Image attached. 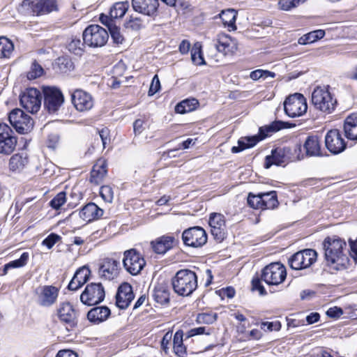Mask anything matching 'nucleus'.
Returning a JSON list of instances; mask_svg holds the SVG:
<instances>
[{"mask_svg": "<svg viewBox=\"0 0 357 357\" xmlns=\"http://www.w3.org/2000/svg\"><path fill=\"white\" fill-rule=\"evenodd\" d=\"M317 259V253L314 250L305 249L291 256L288 262L292 269L298 271L310 267Z\"/></svg>", "mask_w": 357, "mask_h": 357, "instance_id": "nucleus-8", "label": "nucleus"}, {"mask_svg": "<svg viewBox=\"0 0 357 357\" xmlns=\"http://www.w3.org/2000/svg\"><path fill=\"white\" fill-rule=\"evenodd\" d=\"M84 43L91 47H102L107 42L109 34L107 30L100 25L91 24L82 33Z\"/></svg>", "mask_w": 357, "mask_h": 357, "instance_id": "nucleus-6", "label": "nucleus"}, {"mask_svg": "<svg viewBox=\"0 0 357 357\" xmlns=\"http://www.w3.org/2000/svg\"><path fill=\"white\" fill-rule=\"evenodd\" d=\"M173 351L179 357H184L187 354L186 347L183 344V332L181 330L177 331L174 335Z\"/></svg>", "mask_w": 357, "mask_h": 357, "instance_id": "nucleus-31", "label": "nucleus"}, {"mask_svg": "<svg viewBox=\"0 0 357 357\" xmlns=\"http://www.w3.org/2000/svg\"><path fill=\"white\" fill-rule=\"evenodd\" d=\"M100 195L104 201L111 202L113 199V190L109 185H103L100 188Z\"/></svg>", "mask_w": 357, "mask_h": 357, "instance_id": "nucleus-55", "label": "nucleus"}, {"mask_svg": "<svg viewBox=\"0 0 357 357\" xmlns=\"http://www.w3.org/2000/svg\"><path fill=\"white\" fill-rule=\"evenodd\" d=\"M59 137L56 134H51L48 136L47 145L49 148L54 149L59 142Z\"/></svg>", "mask_w": 357, "mask_h": 357, "instance_id": "nucleus-64", "label": "nucleus"}, {"mask_svg": "<svg viewBox=\"0 0 357 357\" xmlns=\"http://www.w3.org/2000/svg\"><path fill=\"white\" fill-rule=\"evenodd\" d=\"M160 89V82L157 75H154L150 88L149 90V96H151L156 93Z\"/></svg>", "mask_w": 357, "mask_h": 357, "instance_id": "nucleus-60", "label": "nucleus"}, {"mask_svg": "<svg viewBox=\"0 0 357 357\" xmlns=\"http://www.w3.org/2000/svg\"><path fill=\"white\" fill-rule=\"evenodd\" d=\"M284 109L291 118L303 116L307 109L306 99L301 93L290 95L284 102Z\"/></svg>", "mask_w": 357, "mask_h": 357, "instance_id": "nucleus-7", "label": "nucleus"}, {"mask_svg": "<svg viewBox=\"0 0 357 357\" xmlns=\"http://www.w3.org/2000/svg\"><path fill=\"white\" fill-rule=\"evenodd\" d=\"M209 225L210 227L215 226L226 228L224 215L220 213L211 214L209 218Z\"/></svg>", "mask_w": 357, "mask_h": 357, "instance_id": "nucleus-48", "label": "nucleus"}, {"mask_svg": "<svg viewBox=\"0 0 357 357\" xmlns=\"http://www.w3.org/2000/svg\"><path fill=\"white\" fill-rule=\"evenodd\" d=\"M72 102L77 111L90 110L94 104L91 95L83 90L77 89L72 94Z\"/></svg>", "mask_w": 357, "mask_h": 357, "instance_id": "nucleus-17", "label": "nucleus"}, {"mask_svg": "<svg viewBox=\"0 0 357 357\" xmlns=\"http://www.w3.org/2000/svg\"><path fill=\"white\" fill-rule=\"evenodd\" d=\"M66 202V194L65 192L58 193L51 201L50 206L54 209H59Z\"/></svg>", "mask_w": 357, "mask_h": 357, "instance_id": "nucleus-47", "label": "nucleus"}, {"mask_svg": "<svg viewBox=\"0 0 357 357\" xmlns=\"http://www.w3.org/2000/svg\"><path fill=\"white\" fill-rule=\"evenodd\" d=\"M343 314V311L340 307H333L329 308L326 314L333 318H336L340 317Z\"/></svg>", "mask_w": 357, "mask_h": 357, "instance_id": "nucleus-63", "label": "nucleus"}, {"mask_svg": "<svg viewBox=\"0 0 357 357\" xmlns=\"http://www.w3.org/2000/svg\"><path fill=\"white\" fill-rule=\"evenodd\" d=\"M307 0H280L279 6L284 10H289L298 5L303 3Z\"/></svg>", "mask_w": 357, "mask_h": 357, "instance_id": "nucleus-49", "label": "nucleus"}, {"mask_svg": "<svg viewBox=\"0 0 357 357\" xmlns=\"http://www.w3.org/2000/svg\"><path fill=\"white\" fill-rule=\"evenodd\" d=\"M103 215V210L94 203H89L79 212V216L86 222L98 219Z\"/></svg>", "mask_w": 357, "mask_h": 357, "instance_id": "nucleus-24", "label": "nucleus"}, {"mask_svg": "<svg viewBox=\"0 0 357 357\" xmlns=\"http://www.w3.org/2000/svg\"><path fill=\"white\" fill-rule=\"evenodd\" d=\"M283 128H284V123L281 121H275L269 125L261 127L258 135L239 139L238 146H233L231 151L232 153H238L245 149L251 148L256 145L259 141L279 131Z\"/></svg>", "mask_w": 357, "mask_h": 357, "instance_id": "nucleus-4", "label": "nucleus"}, {"mask_svg": "<svg viewBox=\"0 0 357 357\" xmlns=\"http://www.w3.org/2000/svg\"><path fill=\"white\" fill-rule=\"evenodd\" d=\"M59 319L73 328L77 324V312L70 303H63L59 305L57 310Z\"/></svg>", "mask_w": 357, "mask_h": 357, "instance_id": "nucleus-21", "label": "nucleus"}, {"mask_svg": "<svg viewBox=\"0 0 357 357\" xmlns=\"http://www.w3.org/2000/svg\"><path fill=\"white\" fill-rule=\"evenodd\" d=\"M110 313V310L106 306L95 307L89 311L87 318L91 322L100 323L106 320Z\"/></svg>", "mask_w": 357, "mask_h": 357, "instance_id": "nucleus-29", "label": "nucleus"}, {"mask_svg": "<svg viewBox=\"0 0 357 357\" xmlns=\"http://www.w3.org/2000/svg\"><path fill=\"white\" fill-rule=\"evenodd\" d=\"M111 34V37L114 42L116 44H121L124 40L122 34L120 31V28L116 25H114L109 29Z\"/></svg>", "mask_w": 357, "mask_h": 357, "instance_id": "nucleus-54", "label": "nucleus"}, {"mask_svg": "<svg viewBox=\"0 0 357 357\" xmlns=\"http://www.w3.org/2000/svg\"><path fill=\"white\" fill-rule=\"evenodd\" d=\"M114 18H112L110 17V15H105V14H101L100 15V22L105 25L108 29H109L110 28H112V26H113L114 24Z\"/></svg>", "mask_w": 357, "mask_h": 357, "instance_id": "nucleus-62", "label": "nucleus"}, {"mask_svg": "<svg viewBox=\"0 0 357 357\" xmlns=\"http://www.w3.org/2000/svg\"><path fill=\"white\" fill-rule=\"evenodd\" d=\"M303 146L305 149L306 155L308 156H319L321 155L320 141L317 136H309L306 139Z\"/></svg>", "mask_w": 357, "mask_h": 357, "instance_id": "nucleus-30", "label": "nucleus"}, {"mask_svg": "<svg viewBox=\"0 0 357 357\" xmlns=\"http://www.w3.org/2000/svg\"><path fill=\"white\" fill-rule=\"evenodd\" d=\"M198 105L199 102L195 98L185 99L176 105L175 111L178 114H185L195 110Z\"/></svg>", "mask_w": 357, "mask_h": 357, "instance_id": "nucleus-34", "label": "nucleus"}, {"mask_svg": "<svg viewBox=\"0 0 357 357\" xmlns=\"http://www.w3.org/2000/svg\"><path fill=\"white\" fill-rule=\"evenodd\" d=\"M44 70L37 62L34 61L31 66L29 71L27 73L29 79H34L40 77L43 74Z\"/></svg>", "mask_w": 357, "mask_h": 357, "instance_id": "nucleus-44", "label": "nucleus"}, {"mask_svg": "<svg viewBox=\"0 0 357 357\" xmlns=\"http://www.w3.org/2000/svg\"><path fill=\"white\" fill-rule=\"evenodd\" d=\"M206 231L201 227H192L183 231L182 239L185 245L201 248L207 242Z\"/></svg>", "mask_w": 357, "mask_h": 357, "instance_id": "nucleus-14", "label": "nucleus"}, {"mask_svg": "<svg viewBox=\"0 0 357 357\" xmlns=\"http://www.w3.org/2000/svg\"><path fill=\"white\" fill-rule=\"evenodd\" d=\"M123 264L131 275H137L144 268L146 261L142 255L135 249L124 252Z\"/></svg>", "mask_w": 357, "mask_h": 357, "instance_id": "nucleus-11", "label": "nucleus"}, {"mask_svg": "<svg viewBox=\"0 0 357 357\" xmlns=\"http://www.w3.org/2000/svg\"><path fill=\"white\" fill-rule=\"evenodd\" d=\"M43 92L45 108L49 113L56 112L64 102L62 92L58 88L54 86H44Z\"/></svg>", "mask_w": 357, "mask_h": 357, "instance_id": "nucleus-9", "label": "nucleus"}, {"mask_svg": "<svg viewBox=\"0 0 357 357\" xmlns=\"http://www.w3.org/2000/svg\"><path fill=\"white\" fill-rule=\"evenodd\" d=\"M29 162L26 155L15 154L9 160V169L12 172H20L24 169Z\"/></svg>", "mask_w": 357, "mask_h": 357, "instance_id": "nucleus-32", "label": "nucleus"}, {"mask_svg": "<svg viewBox=\"0 0 357 357\" xmlns=\"http://www.w3.org/2000/svg\"><path fill=\"white\" fill-rule=\"evenodd\" d=\"M84 44L85 43L82 42L80 39H72L67 47L70 52L75 54L79 55L82 54L83 52Z\"/></svg>", "mask_w": 357, "mask_h": 357, "instance_id": "nucleus-43", "label": "nucleus"}, {"mask_svg": "<svg viewBox=\"0 0 357 357\" xmlns=\"http://www.w3.org/2000/svg\"><path fill=\"white\" fill-rule=\"evenodd\" d=\"M217 319V314L213 312L200 313L197 317V322L199 324H211Z\"/></svg>", "mask_w": 357, "mask_h": 357, "instance_id": "nucleus-41", "label": "nucleus"}, {"mask_svg": "<svg viewBox=\"0 0 357 357\" xmlns=\"http://www.w3.org/2000/svg\"><path fill=\"white\" fill-rule=\"evenodd\" d=\"M17 144V139L12 129L6 123H0V153L9 155Z\"/></svg>", "mask_w": 357, "mask_h": 357, "instance_id": "nucleus-15", "label": "nucleus"}, {"mask_svg": "<svg viewBox=\"0 0 357 357\" xmlns=\"http://www.w3.org/2000/svg\"><path fill=\"white\" fill-rule=\"evenodd\" d=\"M248 204L253 208L264 210V206H263L262 204L261 193L258 195L249 193L248 197Z\"/></svg>", "mask_w": 357, "mask_h": 357, "instance_id": "nucleus-42", "label": "nucleus"}, {"mask_svg": "<svg viewBox=\"0 0 357 357\" xmlns=\"http://www.w3.org/2000/svg\"><path fill=\"white\" fill-rule=\"evenodd\" d=\"M262 204L264 209H273L275 208L278 204L277 195L275 191L261 193Z\"/></svg>", "mask_w": 357, "mask_h": 357, "instance_id": "nucleus-37", "label": "nucleus"}, {"mask_svg": "<svg viewBox=\"0 0 357 357\" xmlns=\"http://www.w3.org/2000/svg\"><path fill=\"white\" fill-rule=\"evenodd\" d=\"M236 15L237 13L234 10L228 9L227 10H223L220 15V17L225 26L235 27Z\"/></svg>", "mask_w": 357, "mask_h": 357, "instance_id": "nucleus-39", "label": "nucleus"}, {"mask_svg": "<svg viewBox=\"0 0 357 357\" xmlns=\"http://www.w3.org/2000/svg\"><path fill=\"white\" fill-rule=\"evenodd\" d=\"M312 102L317 109L331 114L335 110L337 100L327 89L319 86L312 93Z\"/></svg>", "mask_w": 357, "mask_h": 357, "instance_id": "nucleus-5", "label": "nucleus"}, {"mask_svg": "<svg viewBox=\"0 0 357 357\" xmlns=\"http://www.w3.org/2000/svg\"><path fill=\"white\" fill-rule=\"evenodd\" d=\"M287 153V151L282 148H276L273 150L271 154L266 157L265 168L268 169L273 165L279 166L286 163L288 160Z\"/></svg>", "mask_w": 357, "mask_h": 357, "instance_id": "nucleus-25", "label": "nucleus"}, {"mask_svg": "<svg viewBox=\"0 0 357 357\" xmlns=\"http://www.w3.org/2000/svg\"><path fill=\"white\" fill-rule=\"evenodd\" d=\"M132 6L137 13L155 17L158 15L159 1L158 0H132Z\"/></svg>", "mask_w": 357, "mask_h": 357, "instance_id": "nucleus-20", "label": "nucleus"}, {"mask_svg": "<svg viewBox=\"0 0 357 357\" xmlns=\"http://www.w3.org/2000/svg\"><path fill=\"white\" fill-rule=\"evenodd\" d=\"M268 77H274L275 73L268 71V70L258 69V70L252 71L250 75V77L253 80H257L260 78L266 79Z\"/></svg>", "mask_w": 357, "mask_h": 357, "instance_id": "nucleus-53", "label": "nucleus"}, {"mask_svg": "<svg viewBox=\"0 0 357 357\" xmlns=\"http://www.w3.org/2000/svg\"><path fill=\"white\" fill-rule=\"evenodd\" d=\"M107 172L106 162L103 160H98L91 172V182L96 185L100 184L105 177Z\"/></svg>", "mask_w": 357, "mask_h": 357, "instance_id": "nucleus-27", "label": "nucleus"}, {"mask_svg": "<svg viewBox=\"0 0 357 357\" xmlns=\"http://www.w3.org/2000/svg\"><path fill=\"white\" fill-rule=\"evenodd\" d=\"M45 0H24L22 6L24 8H29L33 15H43V4Z\"/></svg>", "mask_w": 357, "mask_h": 357, "instance_id": "nucleus-36", "label": "nucleus"}, {"mask_svg": "<svg viewBox=\"0 0 357 357\" xmlns=\"http://www.w3.org/2000/svg\"><path fill=\"white\" fill-rule=\"evenodd\" d=\"M325 144L328 151L333 154L342 152L347 146L340 132L337 129L331 130L326 133Z\"/></svg>", "mask_w": 357, "mask_h": 357, "instance_id": "nucleus-16", "label": "nucleus"}, {"mask_svg": "<svg viewBox=\"0 0 357 357\" xmlns=\"http://www.w3.org/2000/svg\"><path fill=\"white\" fill-rule=\"evenodd\" d=\"M60 239V236L55 234H50L43 241V245H45L48 249L52 248Z\"/></svg>", "mask_w": 357, "mask_h": 357, "instance_id": "nucleus-57", "label": "nucleus"}, {"mask_svg": "<svg viewBox=\"0 0 357 357\" xmlns=\"http://www.w3.org/2000/svg\"><path fill=\"white\" fill-rule=\"evenodd\" d=\"M346 137L350 140H357V114H352L347 117L344 123Z\"/></svg>", "mask_w": 357, "mask_h": 357, "instance_id": "nucleus-28", "label": "nucleus"}, {"mask_svg": "<svg viewBox=\"0 0 357 357\" xmlns=\"http://www.w3.org/2000/svg\"><path fill=\"white\" fill-rule=\"evenodd\" d=\"M191 59L195 65L201 66L205 64L200 47L192 48L191 51Z\"/></svg>", "mask_w": 357, "mask_h": 357, "instance_id": "nucleus-52", "label": "nucleus"}, {"mask_svg": "<svg viewBox=\"0 0 357 357\" xmlns=\"http://www.w3.org/2000/svg\"><path fill=\"white\" fill-rule=\"evenodd\" d=\"M29 259V254L27 252H24L21 255V257L14 261H12L9 263H8V266L10 268H20L25 266L28 261Z\"/></svg>", "mask_w": 357, "mask_h": 357, "instance_id": "nucleus-51", "label": "nucleus"}, {"mask_svg": "<svg viewBox=\"0 0 357 357\" xmlns=\"http://www.w3.org/2000/svg\"><path fill=\"white\" fill-rule=\"evenodd\" d=\"M172 284L176 294L189 296L197 288V276L192 271L181 269L172 279Z\"/></svg>", "mask_w": 357, "mask_h": 357, "instance_id": "nucleus-3", "label": "nucleus"}, {"mask_svg": "<svg viewBox=\"0 0 357 357\" xmlns=\"http://www.w3.org/2000/svg\"><path fill=\"white\" fill-rule=\"evenodd\" d=\"M125 26L132 31H139L143 26V22L140 17L130 16L129 20L126 22Z\"/></svg>", "mask_w": 357, "mask_h": 357, "instance_id": "nucleus-45", "label": "nucleus"}, {"mask_svg": "<svg viewBox=\"0 0 357 357\" xmlns=\"http://www.w3.org/2000/svg\"><path fill=\"white\" fill-rule=\"evenodd\" d=\"M45 3L43 6V15L48 14L52 11L57 10V4L56 0H45Z\"/></svg>", "mask_w": 357, "mask_h": 357, "instance_id": "nucleus-59", "label": "nucleus"}, {"mask_svg": "<svg viewBox=\"0 0 357 357\" xmlns=\"http://www.w3.org/2000/svg\"><path fill=\"white\" fill-rule=\"evenodd\" d=\"M120 262L114 259L105 258L98 268V275L101 278L112 280L119 275Z\"/></svg>", "mask_w": 357, "mask_h": 357, "instance_id": "nucleus-19", "label": "nucleus"}, {"mask_svg": "<svg viewBox=\"0 0 357 357\" xmlns=\"http://www.w3.org/2000/svg\"><path fill=\"white\" fill-rule=\"evenodd\" d=\"M20 105L27 112L34 114L41 106L42 94L35 88H29L20 96Z\"/></svg>", "mask_w": 357, "mask_h": 357, "instance_id": "nucleus-13", "label": "nucleus"}, {"mask_svg": "<svg viewBox=\"0 0 357 357\" xmlns=\"http://www.w3.org/2000/svg\"><path fill=\"white\" fill-rule=\"evenodd\" d=\"M176 242L173 236H162L151 242V247L157 254H165L172 249Z\"/></svg>", "mask_w": 357, "mask_h": 357, "instance_id": "nucleus-26", "label": "nucleus"}, {"mask_svg": "<svg viewBox=\"0 0 357 357\" xmlns=\"http://www.w3.org/2000/svg\"><path fill=\"white\" fill-rule=\"evenodd\" d=\"M10 191L3 183L0 181V203L10 199Z\"/></svg>", "mask_w": 357, "mask_h": 357, "instance_id": "nucleus-58", "label": "nucleus"}, {"mask_svg": "<svg viewBox=\"0 0 357 357\" xmlns=\"http://www.w3.org/2000/svg\"><path fill=\"white\" fill-rule=\"evenodd\" d=\"M9 121L20 134L30 132L33 128V121L30 116L20 109H15L9 114Z\"/></svg>", "mask_w": 357, "mask_h": 357, "instance_id": "nucleus-10", "label": "nucleus"}, {"mask_svg": "<svg viewBox=\"0 0 357 357\" xmlns=\"http://www.w3.org/2000/svg\"><path fill=\"white\" fill-rule=\"evenodd\" d=\"M59 70L61 73H68L74 69V64L68 57H59L56 62Z\"/></svg>", "mask_w": 357, "mask_h": 357, "instance_id": "nucleus-40", "label": "nucleus"}, {"mask_svg": "<svg viewBox=\"0 0 357 357\" xmlns=\"http://www.w3.org/2000/svg\"><path fill=\"white\" fill-rule=\"evenodd\" d=\"M287 277L286 268L280 262L271 263L264 268L261 271V279L258 277L252 280L253 290L259 291L261 295H265L266 291L261 284L263 280L268 285H278Z\"/></svg>", "mask_w": 357, "mask_h": 357, "instance_id": "nucleus-2", "label": "nucleus"}, {"mask_svg": "<svg viewBox=\"0 0 357 357\" xmlns=\"http://www.w3.org/2000/svg\"><path fill=\"white\" fill-rule=\"evenodd\" d=\"M91 271L89 268L86 266H83L75 272L73 277L75 278V280H77L79 283L81 282L84 284L88 280Z\"/></svg>", "mask_w": 357, "mask_h": 357, "instance_id": "nucleus-46", "label": "nucleus"}, {"mask_svg": "<svg viewBox=\"0 0 357 357\" xmlns=\"http://www.w3.org/2000/svg\"><path fill=\"white\" fill-rule=\"evenodd\" d=\"M327 266L332 271L345 269L349 262L346 241L337 236H328L323 243Z\"/></svg>", "mask_w": 357, "mask_h": 357, "instance_id": "nucleus-1", "label": "nucleus"}, {"mask_svg": "<svg viewBox=\"0 0 357 357\" xmlns=\"http://www.w3.org/2000/svg\"><path fill=\"white\" fill-rule=\"evenodd\" d=\"M325 31L321 29L315 30L307 33L308 42L312 43L319 39L324 38Z\"/></svg>", "mask_w": 357, "mask_h": 357, "instance_id": "nucleus-61", "label": "nucleus"}, {"mask_svg": "<svg viewBox=\"0 0 357 357\" xmlns=\"http://www.w3.org/2000/svg\"><path fill=\"white\" fill-rule=\"evenodd\" d=\"M38 303L43 307L52 305L59 296V289L52 286L45 285L37 289Z\"/></svg>", "mask_w": 357, "mask_h": 357, "instance_id": "nucleus-18", "label": "nucleus"}, {"mask_svg": "<svg viewBox=\"0 0 357 357\" xmlns=\"http://www.w3.org/2000/svg\"><path fill=\"white\" fill-rule=\"evenodd\" d=\"M172 339V331H167L163 336L161 342L160 347L162 351L166 354L168 355L169 354L170 349V343Z\"/></svg>", "mask_w": 357, "mask_h": 357, "instance_id": "nucleus-50", "label": "nucleus"}, {"mask_svg": "<svg viewBox=\"0 0 357 357\" xmlns=\"http://www.w3.org/2000/svg\"><path fill=\"white\" fill-rule=\"evenodd\" d=\"M215 46L224 55L232 53L237 49L236 41L225 33H219L217 36Z\"/></svg>", "mask_w": 357, "mask_h": 357, "instance_id": "nucleus-23", "label": "nucleus"}, {"mask_svg": "<svg viewBox=\"0 0 357 357\" xmlns=\"http://www.w3.org/2000/svg\"><path fill=\"white\" fill-rule=\"evenodd\" d=\"M105 293L101 283H91L86 285L80 295L81 302L87 305H95L102 302Z\"/></svg>", "mask_w": 357, "mask_h": 357, "instance_id": "nucleus-12", "label": "nucleus"}, {"mask_svg": "<svg viewBox=\"0 0 357 357\" xmlns=\"http://www.w3.org/2000/svg\"><path fill=\"white\" fill-rule=\"evenodd\" d=\"M134 298L132 288L128 283L122 284L116 296V305L121 309L127 308Z\"/></svg>", "mask_w": 357, "mask_h": 357, "instance_id": "nucleus-22", "label": "nucleus"}, {"mask_svg": "<svg viewBox=\"0 0 357 357\" xmlns=\"http://www.w3.org/2000/svg\"><path fill=\"white\" fill-rule=\"evenodd\" d=\"M211 234L218 241H222L226 234V228L215 226L211 227Z\"/></svg>", "mask_w": 357, "mask_h": 357, "instance_id": "nucleus-56", "label": "nucleus"}, {"mask_svg": "<svg viewBox=\"0 0 357 357\" xmlns=\"http://www.w3.org/2000/svg\"><path fill=\"white\" fill-rule=\"evenodd\" d=\"M153 297L158 303L164 305L169 301V291L165 285L160 284L155 287Z\"/></svg>", "mask_w": 357, "mask_h": 357, "instance_id": "nucleus-33", "label": "nucleus"}, {"mask_svg": "<svg viewBox=\"0 0 357 357\" xmlns=\"http://www.w3.org/2000/svg\"><path fill=\"white\" fill-rule=\"evenodd\" d=\"M129 8V3L128 1L116 2L110 8L109 14L114 19L123 17Z\"/></svg>", "mask_w": 357, "mask_h": 357, "instance_id": "nucleus-35", "label": "nucleus"}, {"mask_svg": "<svg viewBox=\"0 0 357 357\" xmlns=\"http://www.w3.org/2000/svg\"><path fill=\"white\" fill-rule=\"evenodd\" d=\"M13 50L14 45L9 39L0 36V59L10 57Z\"/></svg>", "mask_w": 357, "mask_h": 357, "instance_id": "nucleus-38", "label": "nucleus"}]
</instances>
